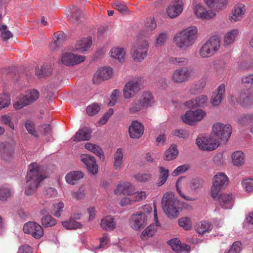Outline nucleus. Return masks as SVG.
Segmentation results:
<instances>
[{"label": "nucleus", "instance_id": "f257e3e1", "mask_svg": "<svg viewBox=\"0 0 253 253\" xmlns=\"http://www.w3.org/2000/svg\"><path fill=\"white\" fill-rule=\"evenodd\" d=\"M44 178L42 167L35 163L31 164L27 174L26 180L28 184L25 191V195L30 196L33 194Z\"/></svg>", "mask_w": 253, "mask_h": 253}, {"label": "nucleus", "instance_id": "f03ea898", "mask_svg": "<svg viewBox=\"0 0 253 253\" xmlns=\"http://www.w3.org/2000/svg\"><path fill=\"white\" fill-rule=\"evenodd\" d=\"M197 31L195 26H191L176 34L173 38L176 46L181 49L185 50L192 46L197 37Z\"/></svg>", "mask_w": 253, "mask_h": 253}, {"label": "nucleus", "instance_id": "7ed1b4c3", "mask_svg": "<svg viewBox=\"0 0 253 253\" xmlns=\"http://www.w3.org/2000/svg\"><path fill=\"white\" fill-rule=\"evenodd\" d=\"M162 208L169 217H177L181 211L179 202L170 192L166 193L162 200Z\"/></svg>", "mask_w": 253, "mask_h": 253}, {"label": "nucleus", "instance_id": "20e7f679", "mask_svg": "<svg viewBox=\"0 0 253 253\" xmlns=\"http://www.w3.org/2000/svg\"><path fill=\"white\" fill-rule=\"evenodd\" d=\"M220 40L217 36L211 37L201 47L199 54L202 58H208L213 55L219 49Z\"/></svg>", "mask_w": 253, "mask_h": 253}, {"label": "nucleus", "instance_id": "39448f33", "mask_svg": "<svg viewBox=\"0 0 253 253\" xmlns=\"http://www.w3.org/2000/svg\"><path fill=\"white\" fill-rule=\"evenodd\" d=\"M228 178L223 172H219L213 178L212 185L211 188V197L215 199L218 197L221 190L227 185Z\"/></svg>", "mask_w": 253, "mask_h": 253}, {"label": "nucleus", "instance_id": "423d86ee", "mask_svg": "<svg viewBox=\"0 0 253 253\" xmlns=\"http://www.w3.org/2000/svg\"><path fill=\"white\" fill-rule=\"evenodd\" d=\"M39 97V92L37 90L34 89L30 90L26 95H21L17 98V100L13 104V107L16 110H19L34 102Z\"/></svg>", "mask_w": 253, "mask_h": 253}, {"label": "nucleus", "instance_id": "0eeeda50", "mask_svg": "<svg viewBox=\"0 0 253 253\" xmlns=\"http://www.w3.org/2000/svg\"><path fill=\"white\" fill-rule=\"evenodd\" d=\"M232 128L230 125L216 123L213 125L212 134L217 138L226 142L232 133Z\"/></svg>", "mask_w": 253, "mask_h": 253}, {"label": "nucleus", "instance_id": "6e6552de", "mask_svg": "<svg viewBox=\"0 0 253 253\" xmlns=\"http://www.w3.org/2000/svg\"><path fill=\"white\" fill-rule=\"evenodd\" d=\"M212 134L207 137H198L196 139V143L199 149L211 151L219 146L220 143L218 140L212 138Z\"/></svg>", "mask_w": 253, "mask_h": 253}, {"label": "nucleus", "instance_id": "1a4fd4ad", "mask_svg": "<svg viewBox=\"0 0 253 253\" xmlns=\"http://www.w3.org/2000/svg\"><path fill=\"white\" fill-rule=\"evenodd\" d=\"M148 48V43L146 41L139 43L137 47H133L131 50L133 60L136 62L142 61L147 56Z\"/></svg>", "mask_w": 253, "mask_h": 253}, {"label": "nucleus", "instance_id": "9d476101", "mask_svg": "<svg viewBox=\"0 0 253 253\" xmlns=\"http://www.w3.org/2000/svg\"><path fill=\"white\" fill-rule=\"evenodd\" d=\"M23 231L26 234H31L36 239L41 238L44 234L42 227L39 224L30 221L24 224Z\"/></svg>", "mask_w": 253, "mask_h": 253}, {"label": "nucleus", "instance_id": "9b49d317", "mask_svg": "<svg viewBox=\"0 0 253 253\" xmlns=\"http://www.w3.org/2000/svg\"><path fill=\"white\" fill-rule=\"evenodd\" d=\"M147 216L141 211L133 214L130 218V225L132 228L138 230L146 225Z\"/></svg>", "mask_w": 253, "mask_h": 253}, {"label": "nucleus", "instance_id": "f8f14e48", "mask_svg": "<svg viewBox=\"0 0 253 253\" xmlns=\"http://www.w3.org/2000/svg\"><path fill=\"white\" fill-rule=\"evenodd\" d=\"M205 115L206 112L201 109L188 111L185 114L182 120L186 124L192 125L195 122L201 121Z\"/></svg>", "mask_w": 253, "mask_h": 253}, {"label": "nucleus", "instance_id": "ddd939ff", "mask_svg": "<svg viewBox=\"0 0 253 253\" xmlns=\"http://www.w3.org/2000/svg\"><path fill=\"white\" fill-rule=\"evenodd\" d=\"M81 160L86 167L88 172L95 175L98 171V166L95 158L89 155L83 154L81 155Z\"/></svg>", "mask_w": 253, "mask_h": 253}, {"label": "nucleus", "instance_id": "4468645a", "mask_svg": "<svg viewBox=\"0 0 253 253\" xmlns=\"http://www.w3.org/2000/svg\"><path fill=\"white\" fill-rule=\"evenodd\" d=\"M192 73V70L188 67L181 68L174 71L172 80L176 83H182L188 80Z\"/></svg>", "mask_w": 253, "mask_h": 253}, {"label": "nucleus", "instance_id": "2eb2a0df", "mask_svg": "<svg viewBox=\"0 0 253 253\" xmlns=\"http://www.w3.org/2000/svg\"><path fill=\"white\" fill-rule=\"evenodd\" d=\"M140 84L137 80L128 82L124 86V94L125 98L129 99L137 93L140 89Z\"/></svg>", "mask_w": 253, "mask_h": 253}, {"label": "nucleus", "instance_id": "dca6fc26", "mask_svg": "<svg viewBox=\"0 0 253 253\" xmlns=\"http://www.w3.org/2000/svg\"><path fill=\"white\" fill-rule=\"evenodd\" d=\"M183 9V2L182 0H172L167 9L168 15L171 18L178 16Z\"/></svg>", "mask_w": 253, "mask_h": 253}, {"label": "nucleus", "instance_id": "f3484780", "mask_svg": "<svg viewBox=\"0 0 253 253\" xmlns=\"http://www.w3.org/2000/svg\"><path fill=\"white\" fill-rule=\"evenodd\" d=\"M85 57L76 55L72 53H65L63 54L61 61L63 64L67 66H74L84 61Z\"/></svg>", "mask_w": 253, "mask_h": 253}, {"label": "nucleus", "instance_id": "a211bd4d", "mask_svg": "<svg viewBox=\"0 0 253 253\" xmlns=\"http://www.w3.org/2000/svg\"><path fill=\"white\" fill-rule=\"evenodd\" d=\"M0 154L2 159L6 161H10L14 157V148L9 143H2L0 145Z\"/></svg>", "mask_w": 253, "mask_h": 253}, {"label": "nucleus", "instance_id": "6ab92c4d", "mask_svg": "<svg viewBox=\"0 0 253 253\" xmlns=\"http://www.w3.org/2000/svg\"><path fill=\"white\" fill-rule=\"evenodd\" d=\"M129 134L132 138H139L143 134L144 126L142 124L137 121H133L129 126Z\"/></svg>", "mask_w": 253, "mask_h": 253}, {"label": "nucleus", "instance_id": "aec40b11", "mask_svg": "<svg viewBox=\"0 0 253 253\" xmlns=\"http://www.w3.org/2000/svg\"><path fill=\"white\" fill-rule=\"evenodd\" d=\"M246 11L245 6L242 3L236 5L231 10L229 19L231 22H236L240 20Z\"/></svg>", "mask_w": 253, "mask_h": 253}, {"label": "nucleus", "instance_id": "412c9836", "mask_svg": "<svg viewBox=\"0 0 253 253\" xmlns=\"http://www.w3.org/2000/svg\"><path fill=\"white\" fill-rule=\"evenodd\" d=\"M194 12L198 18L202 19H210L215 16L214 12L211 10H207L200 4L195 6Z\"/></svg>", "mask_w": 253, "mask_h": 253}, {"label": "nucleus", "instance_id": "4be33fe9", "mask_svg": "<svg viewBox=\"0 0 253 253\" xmlns=\"http://www.w3.org/2000/svg\"><path fill=\"white\" fill-rule=\"evenodd\" d=\"M92 42V41L91 37H87L86 38H82L76 42L73 50L80 52H83L87 51L91 47Z\"/></svg>", "mask_w": 253, "mask_h": 253}, {"label": "nucleus", "instance_id": "5701e85b", "mask_svg": "<svg viewBox=\"0 0 253 253\" xmlns=\"http://www.w3.org/2000/svg\"><path fill=\"white\" fill-rule=\"evenodd\" d=\"M224 92L225 85L223 84H221L218 86L212 95L211 103L213 106H217L221 102Z\"/></svg>", "mask_w": 253, "mask_h": 253}, {"label": "nucleus", "instance_id": "b1692460", "mask_svg": "<svg viewBox=\"0 0 253 253\" xmlns=\"http://www.w3.org/2000/svg\"><path fill=\"white\" fill-rule=\"evenodd\" d=\"M218 200L221 207L223 209H230L233 206V195L232 194H219Z\"/></svg>", "mask_w": 253, "mask_h": 253}, {"label": "nucleus", "instance_id": "393cba45", "mask_svg": "<svg viewBox=\"0 0 253 253\" xmlns=\"http://www.w3.org/2000/svg\"><path fill=\"white\" fill-rule=\"evenodd\" d=\"M90 129L86 127L80 128L73 138L74 141H85L89 139L91 134Z\"/></svg>", "mask_w": 253, "mask_h": 253}, {"label": "nucleus", "instance_id": "a878e982", "mask_svg": "<svg viewBox=\"0 0 253 253\" xmlns=\"http://www.w3.org/2000/svg\"><path fill=\"white\" fill-rule=\"evenodd\" d=\"M168 244L171 247L172 250L176 252H189L190 248L186 244H181L179 240L177 238L172 239L168 242Z\"/></svg>", "mask_w": 253, "mask_h": 253}, {"label": "nucleus", "instance_id": "bb28decb", "mask_svg": "<svg viewBox=\"0 0 253 253\" xmlns=\"http://www.w3.org/2000/svg\"><path fill=\"white\" fill-rule=\"evenodd\" d=\"M133 191V186L129 182H123L117 186L115 193L117 194H123L130 195Z\"/></svg>", "mask_w": 253, "mask_h": 253}, {"label": "nucleus", "instance_id": "cd10ccee", "mask_svg": "<svg viewBox=\"0 0 253 253\" xmlns=\"http://www.w3.org/2000/svg\"><path fill=\"white\" fill-rule=\"evenodd\" d=\"M101 227L106 231H113L116 227V223L114 217L111 216H106L101 220Z\"/></svg>", "mask_w": 253, "mask_h": 253}, {"label": "nucleus", "instance_id": "c85d7f7f", "mask_svg": "<svg viewBox=\"0 0 253 253\" xmlns=\"http://www.w3.org/2000/svg\"><path fill=\"white\" fill-rule=\"evenodd\" d=\"M84 176V174L81 171H73L68 173L65 176V179L67 183L74 185L77 181L83 178Z\"/></svg>", "mask_w": 253, "mask_h": 253}, {"label": "nucleus", "instance_id": "c756f323", "mask_svg": "<svg viewBox=\"0 0 253 253\" xmlns=\"http://www.w3.org/2000/svg\"><path fill=\"white\" fill-rule=\"evenodd\" d=\"M84 147L86 149L94 153L99 158L100 160L104 161V155L102 150L99 146L94 144L87 143L85 144Z\"/></svg>", "mask_w": 253, "mask_h": 253}, {"label": "nucleus", "instance_id": "7c9ffc66", "mask_svg": "<svg viewBox=\"0 0 253 253\" xmlns=\"http://www.w3.org/2000/svg\"><path fill=\"white\" fill-rule=\"evenodd\" d=\"M111 56L120 62L125 60L126 52L124 48L114 47L110 51Z\"/></svg>", "mask_w": 253, "mask_h": 253}, {"label": "nucleus", "instance_id": "2f4dec72", "mask_svg": "<svg viewBox=\"0 0 253 253\" xmlns=\"http://www.w3.org/2000/svg\"><path fill=\"white\" fill-rule=\"evenodd\" d=\"M52 72V68L50 65L43 64L41 68L39 67L36 69L35 75L39 78H43L49 76Z\"/></svg>", "mask_w": 253, "mask_h": 253}, {"label": "nucleus", "instance_id": "473e14b6", "mask_svg": "<svg viewBox=\"0 0 253 253\" xmlns=\"http://www.w3.org/2000/svg\"><path fill=\"white\" fill-rule=\"evenodd\" d=\"M237 101L242 105L247 107L250 105L252 101V95L251 92L241 93Z\"/></svg>", "mask_w": 253, "mask_h": 253}, {"label": "nucleus", "instance_id": "72a5a7b5", "mask_svg": "<svg viewBox=\"0 0 253 253\" xmlns=\"http://www.w3.org/2000/svg\"><path fill=\"white\" fill-rule=\"evenodd\" d=\"M212 229V225L209 221H204L198 224L196 226V231L200 235H203L210 232Z\"/></svg>", "mask_w": 253, "mask_h": 253}, {"label": "nucleus", "instance_id": "f704fd0d", "mask_svg": "<svg viewBox=\"0 0 253 253\" xmlns=\"http://www.w3.org/2000/svg\"><path fill=\"white\" fill-rule=\"evenodd\" d=\"M209 7L216 9H220L226 6L227 0H204Z\"/></svg>", "mask_w": 253, "mask_h": 253}, {"label": "nucleus", "instance_id": "c9c22d12", "mask_svg": "<svg viewBox=\"0 0 253 253\" xmlns=\"http://www.w3.org/2000/svg\"><path fill=\"white\" fill-rule=\"evenodd\" d=\"M170 64L176 66H185L189 63V60L184 57H170L169 59Z\"/></svg>", "mask_w": 253, "mask_h": 253}, {"label": "nucleus", "instance_id": "e433bc0d", "mask_svg": "<svg viewBox=\"0 0 253 253\" xmlns=\"http://www.w3.org/2000/svg\"><path fill=\"white\" fill-rule=\"evenodd\" d=\"M159 169L160 174L157 185L161 186L166 182L169 175V170L163 167H160Z\"/></svg>", "mask_w": 253, "mask_h": 253}, {"label": "nucleus", "instance_id": "4c0bfd02", "mask_svg": "<svg viewBox=\"0 0 253 253\" xmlns=\"http://www.w3.org/2000/svg\"><path fill=\"white\" fill-rule=\"evenodd\" d=\"M62 224L66 229L69 230H75L82 227V225L73 218H70L67 221H63Z\"/></svg>", "mask_w": 253, "mask_h": 253}, {"label": "nucleus", "instance_id": "58836bf2", "mask_svg": "<svg viewBox=\"0 0 253 253\" xmlns=\"http://www.w3.org/2000/svg\"><path fill=\"white\" fill-rule=\"evenodd\" d=\"M157 224H152L147 227L141 233V238L143 240H145L148 237H152L157 230L158 221H156Z\"/></svg>", "mask_w": 253, "mask_h": 253}, {"label": "nucleus", "instance_id": "ea45409f", "mask_svg": "<svg viewBox=\"0 0 253 253\" xmlns=\"http://www.w3.org/2000/svg\"><path fill=\"white\" fill-rule=\"evenodd\" d=\"M178 154V151L176 146L171 145L165 153V159L166 161H170L176 158Z\"/></svg>", "mask_w": 253, "mask_h": 253}, {"label": "nucleus", "instance_id": "a19ab883", "mask_svg": "<svg viewBox=\"0 0 253 253\" xmlns=\"http://www.w3.org/2000/svg\"><path fill=\"white\" fill-rule=\"evenodd\" d=\"M233 164L235 166H241L244 163L245 156L242 151H237L234 152L232 155Z\"/></svg>", "mask_w": 253, "mask_h": 253}, {"label": "nucleus", "instance_id": "79ce46f5", "mask_svg": "<svg viewBox=\"0 0 253 253\" xmlns=\"http://www.w3.org/2000/svg\"><path fill=\"white\" fill-rule=\"evenodd\" d=\"M205 85L206 82L205 80L201 79L190 88L189 92L192 94H198L203 90Z\"/></svg>", "mask_w": 253, "mask_h": 253}, {"label": "nucleus", "instance_id": "37998d69", "mask_svg": "<svg viewBox=\"0 0 253 253\" xmlns=\"http://www.w3.org/2000/svg\"><path fill=\"white\" fill-rule=\"evenodd\" d=\"M113 74V70L111 68L104 67L98 71V77L103 80L110 79Z\"/></svg>", "mask_w": 253, "mask_h": 253}, {"label": "nucleus", "instance_id": "c03bdc74", "mask_svg": "<svg viewBox=\"0 0 253 253\" xmlns=\"http://www.w3.org/2000/svg\"><path fill=\"white\" fill-rule=\"evenodd\" d=\"M123 153L122 148H118L114 155V166L117 169L121 166L123 163Z\"/></svg>", "mask_w": 253, "mask_h": 253}, {"label": "nucleus", "instance_id": "a18cd8bd", "mask_svg": "<svg viewBox=\"0 0 253 253\" xmlns=\"http://www.w3.org/2000/svg\"><path fill=\"white\" fill-rule=\"evenodd\" d=\"M154 102V97L150 92H145L143 94L141 102L144 107L151 106Z\"/></svg>", "mask_w": 253, "mask_h": 253}, {"label": "nucleus", "instance_id": "49530a36", "mask_svg": "<svg viewBox=\"0 0 253 253\" xmlns=\"http://www.w3.org/2000/svg\"><path fill=\"white\" fill-rule=\"evenodd\" d=\"M41 221L42 225L45 227H52L56 224V220L50 215L43 216Z\"/></svg>", "mask_w": 253, "mask_h": 253}, {"label": "nucleus", "instance_id": "de8ad7c7", "mask_svg": "<svg viewBox=\"0 0 253 253\" xmlns=\"http://www.w3.org/2000/svg\"><path fill=\"white\" fill-rule=\"evenodd\" d=\"M238 34V30L237 29L232 30L226 33L224 36V43L226 45L232 43Z\"/></svg>", "mask_w": 253, "mask_h": 253}, {"label": "nucleus", "instance_id": "09e8293b", "mask_svg": "<svg viewBox=\"0 0 253 253\" xmlns=\"http://www.w3.org/2000/svg\"><path fill=\"white\" fill-rule=\"evenodd\" d=\"M11 195L10 188L7 186L0 187V200L5 201Z\"/></svg>", "mask_w": 253, "mask_h": 253}, {"label": "nucleus", "instance_id": "8fccbe9b", "mask_svg": "<svg viewBox=\"0 0 253 253\" xmlns=\"http://www.w3.org/2000/svg\"><path fill=\"white\" fill-rule=\"evenodd\" d=\"M238 123L242 125H248L253 122V115L246 114L238 119Z\"/></svg>", "mask_w": 253, "mask_h": 253}, {"label": "nucleus", "instance_id": "3c124183", "mask_svg": "<svg viewBox=\"0 0 253 253\" xmlns=\"http://www.w3.org/2000/svg\"><path fill=\"white\" fill-rule=\"evenodd\" d=\"M179 225L185 230H189L191 228L192 224L190 219L187 217L181 218L178 220Z\"/></svg>", "mask_w": 253, "mask_h": 253}, {"label": "nucleus", "instance_id": "603ef678", "mask_svg": "<svg viewBox=\"0 0 253 253\" xmlns=\"http://www.w3.org/2000/svg\"><path fill=\"white\" fill-rule=\"evenodd\" d=\"M242 83L248 88H253V74L244 76L242 78Z\"/></svg>", "mask_w": 253, "mask_h": 253}, {"label": "nucleus", "instance_id": "864d4df0", "mask_svg": "<svg viewBox=\"0 0 253 253\" xmlns=\"http://www.w3.org/2000/svg\"><path fill=\"white\" fill-rule=\"evenodd\" d=\"M10 103V95L7 93H4L3 96L0 97V110L8 107Z\"/></svg>", "mask_w": 253, "mask_h": 253}, {"label": "nucleus", "instance_id": "5fc2aeb1", "mask_svg": "<svg viewBox=\"0 0 253 253\" xmlns=\"http://www.w3.org/2000/svg\"><path fill=\"white\" fill-rule=\"evenodd\" d=\"M81 14V10L78 8H75L72 12L71 16L69 18V20L73 23H76L78 22L80 19Z\"/></svg>", "mask_w": 253, "mask_h": 253}, {"label": "nucleus", "instance_id": "6e6d98bb", "mask_svg": "<svg viewBox=\"0 0 253 253\" xmlns=\"http://www.w3.org/2000/svg\"><path fill=\"white\" fill-rule=\"evenodd\" d=\"M25 126L28 132L35 137L38 136V133L35 129L34 123L30 121L27 120L25 122Z\"/></svg>", "mask_w": 253, "mask_h": 253}, {"label": "nucleus", "instance_id": "4d7b16f0", "mask_svg": "<svg viewBox=\"0 0 253 253\" xmlns=\"http://www.w3.org/2000/svg\"><path fill=\"white\" fill-rule=\"evenodd\" d=\"M128 196H131L132 199L133 203L136 201H138L144 199L146 198V193L144 191H140L139 192H133L132 191V194Z\"/></svg>", "mask_w": 253, "mask_h": 253}, {"label": "nucleus", "instance_id": "13d9d810", "mask_svg": "<svg viewBox=\"0 0 253 253\" xmlns=\"http://www.w3.org/2000/svg\"><path fill=\"white\" fill-rule=\"evenodd\" d=\"M100 106L96 103L92 104L86 108V112L89 116H93L98 113Z\"/></svg>", "mask_w": 253, "mask_h": 253}, {"label": "nucleus", "instance_id": "bf43d9fd", "mask_svg": "<svg viewBox=\"0 0 253 253\" xmlns=\"http://www.w3.org/2000/svg\"><path fill=\"white\" fill-rule=\"evenodd\" d=\"M143 107H144L141 101H137L131 104V106L129 107V111L131 113H134L141 110Z\"/></svg>", "mask_w": 253, "mask_h": 253}, {"label": "nucleus", "instance_id": "052dcab7", "mask_svg": "<svg viewBox=\"0 0 253 253\" xmlns=\"http://www.w3.org/2000/svg\"><path fill=\"white\" fill-rule=\"evenodd\" d=\"M113 7L123 14L126 13L128 11L127 6L119 1H117L113 3Z\"/></svg>", "mask_w": 253, "mask_h": 253}, {"label": "nucleus", "instance_id": "680f3d73", "mask_svg": "<svg viewBox=\"0 0 253 253\" xmlns=\"http://www.w3.org/2000/svg\"><path fill=\"white\" fill-rule=\"evenodd\" d=\"M241 242L240 241L234 242L230 249L225 253H239L241 251Z\"/></svg>", "mask_w": 253, "mask_h": 253}, {"label": "nucleus", "instance_id": "e2e57ef3", "mask_svg": "<svg viewBox=\"0 0 253 253\" xmlns=\"http://www.w3.org/2000/svg\"><path fill=\"white\" fill-rule=\"evenodd\" d=\"M242 185L246 191L250 192L253 190V179L249 178L244 180L242 182Z\"/></svg>", "mask_w": 253, "mask_h": 253}, {"label": "nucleus", "instance_id": "0e129e2a", "mask_svg": "<svg viewBox=\"0 0 253 253\" xmlns=\"http://www.w3.org/2000/svg\"><path fill=\"white\" fill-rule=\"evenodd\" d=\"M156 26V22L153 18L147 19V21L145 24V27L147 31H153L155 29Z\"/></svg>", "mask_w": 253, "mask_h": 253}, {"label": "nucleus", "instance_id": "69168bd1", "mask_svg": "<svg viewBox=\"0 0 253 253\" xmlns=\"http://www.w3.org/2000/svg\"><path fill=\"white\" fill-rule=\"evenodd\" d=\"M189 166L188 165H183L178 166L176 169H175L171 173L173 176H177L183 172L186 171L189 169Z\"/></svg>", "mask_w": 253, "mask_h": 253}, {"label": "nucleus", "instance_id": "338daca9", "mask_svg": "<svg viewBox=\"0 0 253 253\" xmlns=\"http://www.w3.org/2000/svg\"><path fill=\"white\" fill-rule=\"evenodd\" d=\"M168 39L167 34L166 33H161L158 36L156 40V47L161 46L166 42Z\"/></svg>", "mask_w": 253, "mask_h": 253}, {"label": "nucleus", "instance_id": "774afa93", "mask_svg": "<svg viewBox=\"0 0 253 253\" xmlns=\"http://www.w3.org/2000/svg\"><path fill=\"white\" fill-rule=\"evenodd\" d=\"M208 100L207 95H201L197 97L195 99L196 104L197 107H203L206 104Z\"/></svg>", "mask_w": 253, "mask_h": 253}]
</instances>
